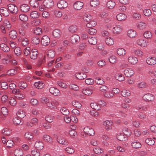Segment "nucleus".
Listing matches in <instances>:
<instances>
[{"label":"nucleus","instance_id":"obj_1","mask_svg":"<svg viewBox=\"0 0 156 156\" xmlns=\"http://www.w3.org/2000/svg\"><path fill=\"white\" fill-rule=\"evenodd\" d=\"M8 10L12 14H16L18 11V9L16 5L13 4H9L7 6Z\"/></svg>","mask_w":156,"mask_h":156},{"label":"nucleus","instance_id":"obj_2","mask_svg":"<svg viewBox=\"0 0 156 156\" xmlns=\"http://www.w3.org/2000/svg\"><path fill=\"white\" fill-rule=\"evenodd\" d=\"M128 62L132 65H135L138 62L137 58L133 55H129L127 58Z\"/></svg>","mask_w":156,"mask_h":156},{"label":"nucleus","instance_id":"obj_3","mask_svg":"<svg viewBox=\"0 0 156 156\" xmlns=\"http://www.w3.org/2000/svg\"><path fill=\"white\" fill-rule=\"evenodd\" d=\"M142 98L144 101L147 102L152 101L154 100V97L152 94L147 93L143 96Z\"/></svg>","mask_w":156,"mask_h":156},{"label":"nucleus","instance_id":"obj_4","mask_svg":"<svg viewBox=\"0 0 156 156\" xmlns=\"http://www.w3.org/2000/svg\"><path fill=\"white\" fill-rule=\"evenodd\" d=\"M113 122L110 120H107L103 122V125L105 129L107 130H111Z\"/></svg>","mask_w":156,"mask_h":156},{"label":"nucleus","instance_id":"obj_5","mask_svg":"<svg viewBox=\"0 0 156 156\" xmlns=\"http://www.w3.org/2000/svg\"><path fill=\"white\" fill-rule=\"evenodd\" d=\"M136 44L140 47H146L147 46V43L146 41L143 38L138 39L136 41Z\"/></svg>","mask_w":156,"mask_h":156},{"label":"nucleus","instance_id":"obj_6","mask_svg":"<svg viewBox=\"0 0 156 156\" xmlns=\"http://www.w3.org/2000/svg\"><path fill=\"white\" fill-rule=\"evenodd\" d=\"M134 73V70L131 68H127L124 70V74L127 77L132 76Z\"/></svg>","mask_w":156,"mask_h":156},{"label":"nucleus","instance_id":"obj_7","mask_svg":"<svg viewBox=\"0 0 156 156\" xmlns=\"http://www.w3.org/2000/svg\"><path fill=\"white\" fill-rule=\"evenodd\" d=\"M50 42V38L47 36H43L41 39V43L44 46H46L48 45Z\"/></svg>","mask_w":156,"mask_h":156},{"label":"nucleus","instance_id":"obj_8","mask_svg":"<svg viewBox=\"0 0 156 156\" xmlns=\"http://www.w3.org/2000/svg\"><path fill=\"white\" fill-rule=\"evenodd\" d=\"M8 110L5 107H3L0 111V119L2 120L5 119V115L7 114Z\"/></svg>","mask_w":156,"mask_h":156},{"label":"nucleus","instance_id":"obj_9","mask_svg":"<svg viewBox=\"0 0 156 156\" xmlns=\"http://www.w3.org/2000/svg\"><path fill=\"white\" fill-rule=\"evenodd\" d=\"M49 91L51 94L55 96L59 95L60 93L59 90L53 87H51L49 88Z\"/></svg>","mask_w":156,"mask_h":156},{"label":"nucleus","instance_id":"obj_10","mask_svg":"<svg viewBox=\"0 0 156 156\" xmlns=\"http://www.w3.org/2000/svg\"><path fill=\"white\" fill-rule=\"evenodd\" d=\"M57 6L59 9H63L67 7L68 4L66 1L61 0L57 3Z\"/></svg>","mask_w":156,"mask_h":156},{"label":"nucleus","instance_id":"obj_11","mask_svg":"<svg viewBox=\"0 0 156 156\" xmlns=\"http://www.w3.org/2000/svg\"><path fill=\"white\" fill-rule=\"evenodd\" d=\"M122 30V27L120 25H116L113 27L112 31L115 34H119L121 33Z\"/></svg>","mask_w":156,"mask_h":156},{"label":"nucleus","instance_id":"obj_12","mask_svg":"<svg viewBox=\"0 0 156 156\" xmlns=\"http://www.w3.org/2000/svg\"><path fill=\"white\" fill-rule=\"evenodd\" d=\"M43 5L47 8H49L53 6L54 3L52 0H44L43 2Z\"/></svg>","mask_w":156,"mask_h":156},{"label":"nucleus","instance_id":"obj_13","mask_svg":"<svg viewBox=\"0 0 156 156\" xmlns=\"http://www.w3.org/2000/svg\"><path fill=\"white\" fill-rule=\"evenodd\" d=\"M146 62L149 65H154L156 64V58L154 57H149L146 60Z\"/></svg>","mask_w":156,"mask_h":156},{"label":"nucleus","instance_id":"obj_14","mask_svg":"<svg viewBox=\"0 0 156 156\" xmlns=\"http://www.w3.org/2000/svg\"><path fill=\"white\" fill-rule=\"evenodd\" d=\"M38 53L37 50L36 49H32L30 53V58L32 59H35L37 57Z\"/></svg>","mask_w":156,"mask_h":156},{"label":"nucleus","instance_id":"obj_15","mask_svg":"<svg viewBox=\"0 0 156 156\" xmlns=\"http://www.w3.org/2000/svg\"><path fill=\"white\" fill-rule=\"evenodd\" d=\"M83 6V2L77 1L75 2L74 4V8L76 10H80L82 8Z\"/></svg>","mask_w":156,"mask_h":156},{"label":"nucleus","instance_id":"obj_16","mask_svg":"<svg viewBox=\"0 0 156 156\" xmlns=\"http://www.w3.org/2000/svg\"><path fill=\"white\" fill-rule=\"evenodd\" d=\"M116 18L118 21H122L125 20L126 19L127 16L124 13H120L117 15Z\"/></svg>","mask_w":156,"mask_h":156},{"label":"nucleus","instance_id":"obj_17","mask_svg":"<svg viewBox=\"0 0 156 156\" xmlns=\"http://www.w3.org/2000/svg\"><path fill=\"white\" fill-rule=\"evenodd\" d=\"M38 122V119L35 118L32 119L30 121L28 122L27 125L29 127H32Z\"/></svg>","mask_w":156,"mask_h":156},{"label":"nucleus","instance_id":"obj_18","mask_svg":"<svg viewBox=\"0 0 156 156\" xmlns=\"http://www.w3.org/2000/svg\"><path fill=\"white\" fill-rule=\"evenodd\" d=\"M83 131L84 133L90 136H93L94 135L95 132L92 128L90 129L88 127H85L83 129Z\"/></svg>","mask_w":156,"mask_h":156},{"label":"nucleus","instance_id":"obj_19","mask_svg":"<svg viewBox=\"0 0 156 156\" xmlns=\"http://www.w3.org/2000/svg\"><path fill=\"white\" fill-rule=\"evenodd\" d=\"M0 48L1 50L5 52H8L10 50V48L6 44L4 43L0 44Z\"/></svg>","mask_w":156,"mask_h":156},{"label":"nucleus","instance_id":"obj_20","mask_svg":"<svg viewBox=\"0 0 156 156\" xmlns=\"http://www.w3.org/2000/svg\"><path fill=\"white\" fill-rule=\"evenodd\" d=\"M80 40V37L77 34L73 35L70 38L71 42L73 44H76V43L78 42Z\"/></svg>","mask_w":156,"mask_h":156},{"label":"nucleus","instance_id":"obj_21","mask_svg":"<svg viewBox=\"0 0 156 156\" xmlns=\"http://www.w3.org/2000/svg\"><path fill=\"white\" fill-rule=\"evenodd\" d=\"M115 5V3L114 1L110 0L107 2L106 7L108 9H112L114 8Z\"/></svg>","mask_w":156,"mask_h":156},{"label":"nucleus","instance_id":"obj_22","mask_svg":"<svg viewBox=\"0 0 156 156\" xmlns=\"http://www.w3.org/2000/svg\"><path fill=\"white\" fill-rule=\"evenodd\" d=\"M130 94V91L128 90L122 89L121 92V94L123 97L129 96Z\"/></svg>","mask_w":156,"mask_h":156},{"label":"nucleus","instance_id":"obj_23","mask_svg":"<svg viewBox=\"0 0 156 156\" xmlns=\"http://www.w3.org/2000/svg\"><path fill=\"white\" fill-rule=\"evenodd\" d=\"M55 53L53 50H50L47 52V57L49 58H53L55 57Z\"/></svg>","mask_w":156,"mask_h":156},{"label":"nucleus","instance_id":"obj_24","mask_svg":"<svg viewBox=\"0 0 156 156\" xmlns=\"http://www.w3.org/2000/svg\"><path fill=\"white\" fill-rule=\"evenodd\" d=\"M90 106L92 108L96 110H100L101 108L100 106L97 103L95 102H91L90 104Z\"/></svg>","mask_w":156,"mask_h":156},{"label":"nucleus","instance_id":"obj_25","mask_svg":"<svg viewBox=\"0 0 156 156\" xmlns=\"http://www.w3.org/2000/svg\"><path fill=\"white\" fill-rule=\"evenodd\" d=\"M16 115L20 119H22L25 117L26 113L23 110H20L17 111Z\"/></svg>","mask_w":156,"mask_h":156},{"label":"nucleus","instance_id":"obj_26","mask_svg":"<svg viewBox=\"0 0 156 156\" xmlns=\"http://www.w3.org/2000/svg\"><path fill=\"white\" fill-rule=\"evenodd\" d=\"M105 42L108 45H113L114 42L113 38L111 37H107L105 39Z\"/></svg>","mask_w":156,"mask_h":156},{"label":"nucleus","instance_id":"obj_27","mask_svg":"<svg viewBox=\"0 0 156 156\" xmlns=\"http://www.w3.org/2000/svg\"><path fill=\"white\" fill-rule=\"evenodd\" d=\"M147 27V24L146 23L141 21L139 22L138 23L137 27L140 30H143L146 29Z\"/></svg>","mask_w":156,"mask_h":156},{"label":"nucleus","instance_id":"obj_28","mask_svg":"<svg viewBox=\"0 0 156 156\" xmlns=\"http://www.w3.org/2000/svg\"><path fill=\"white\" fill-rule=\"evenodd\" d=\"M58 142L59 144L64 146H67L69 144L68 141L62 137H60L58 139Z\"/></svg>","mask_w":156,"mask_h":156},{"label":"nucleus","instance_id":"obj_29","mask_svg":"<svg viewBox=\"0 0 156 156\" xmlns=\"http://www.w3.org/2000/svg\"><path fill=\"white\" fill-rule=\"evenodd\" d=\"M25 138L29 140H33L34 136L32 133L30 132H27L24 134Z\"/></svg>","mask_w":156,"mask_h":156},{"label":"nucleus","instance_id":"obj_30","mask_svg":"<svg viewBox=\"0 0 156 156\" xmlns=\"http://www.w3.org/2000/svg\"><path fill=\"white\" fill-rule=\"evenodd\" d=\"M83 19L84 21L88 22L93 19V17L89 14H86L83 15Z\"/></svg>","mask_w":156,"mask_h":156},{"label":"nucleus","instance_id":"obj_31","mask_svg":"<svg viewBox=\"0 0 156 156\" xmlns=\"http://www.w3.org/2000/svg\"><path fill=\"white\" fill-rule=\"evenodd\" d=\"M20 8V10L22 12H27L30 9L29 6L26 4L22 5Z\"/></svg>","mask_w":156,"mask_h":156},{"label":"nucleus","instance_id":"obj_32","mask_svg":"<svg viewBox=\"0 0 156 156\" xmlns=\"http://www.w3.org/2000/svg\"><path fill=\"white\" fill-rule=\"evenodd\" d=\"M144 37L146 39H151L152 37V34L151 32L149 31H145L143 34Z\"/></svg>","mask_w":156,"mask_h":156},{"label":"nucleus","instance_id":"obj_33","mask_svg":"<svg viewBox=\"0 0 156 156\" xmlns=\"http://www.w3.org/2000/svg\"><path fill=\"white\" fill-rule=\"evenodd\" d=\"M117 53L120 56H124L126 53V51L122 48H119L117 51Z\"/></svg>","mask_w":156,"mask_h":156},{"label":"nucleus","instance_id":"obj_34","mask_svg":"<svg viewBox=\"0 0 156 156\" xmlns=\"http://www.w3.org/2000/svg\"><path fill=\"white\" fill-rule=\"evenodd\" d=\"M17 33L15 30H12L9 32V35L10 38L15 39L17 37Z\"/></svg>","mask_w":156,"mask_h":156},{"label":"nucleus","instance_id":"obj_35","mask_svg":"<svg viewBox=\"0 0 156 156\" xmlns=\"http://www.w3.org/2000/svg\"><path fill=\"white\" fill-rule=\"evenodd\" d=\"M35 147L36 148L42 150L43 148V144L41 141H37L35 144Z\"/></svg>","mask_w":156,"mask_h":156},{"label":"nucleus","instance_id":"obj_36","mask_svg":"<svg viewBox=\"0 0 156 156\" xmlns=\"http://www.w3.org/2000/svg\"><path fill=\"white\" fill-rule=\"evenodd\" d=\"M34 84L35 87L38 89L43 88L44 86V84L42 81L36 82Z\"/></svg>","mask_w":156,"mask_h":156},{"label":"nucleus","instance_id":"obj_37","mask_svg":"<svg viewBox=\"0 0 156 156\" xmlns=\"http://www.w3.org/2000/svg\"><path fill=\"white\" fill-rule=\"evenodd\" d=\"M127 35L130 37H134L136 35V31L133 30H129L127 32Z\"/></svg>","mask_w":156,"mask_h":156},{"label":"nucleus","instance_id":"obj_38","mask_svg":"<svg viewBox=\"0 0 156 156\" xmlns=\"http://www.w3.org/2000/svg\"><path fill=\"white\" fill-rule=\"evenodd\" d=\"M3 25L7 30H9L12 28L11 24L10 22L7 20H5L4 21Z\"/></svg>","mask_w":156,"mask_h":156},{"label":"nucleus","instance_id":"obj_39","mask_svg":"<svg viewBox=\"0 0 156 156\" xmlns=\"http://www.w3.org/2000/svg\"><path fill=\"white\" fill-rule=\"evenodd\" d=\"M88 42L91 45H95L97 43V39L94 37H91L88 39Z\"/></svg>","mask_w":156,"mask_h":156},{"label":"nucleus","instance_id":"obj_40","mask_svg":"<svg viewBox=\"0 0 156 156\" xmlns=\"http://www.w3.org/2000/svg\"><path fill=\"white\" fill-rule=\"evenodd\" d=\"M13 123L16 125H22L23 123V122H21L20 118H18L17 117L13 118Z\"/></svg>","mask_w":156,"mask_h":156},{"label":"nucleus","instance_id":"obj_41","mask_svg":"<svg viewBox=\"0 0 156 156\" xmlns=\"http://www.w3.org/2000/svg\"><path fill=\"white\" fill-rule=\"evenodd\" d=\"M14 153L15 156H23V150L20 149H16Z\"/></svg>","mask_w":156,"mask_h":156},{"label":"nucleus","instance_id":"obj_42","mask_svg":"<svg viewBox=\"0 0 156 156\" xmlns=\"http://www.w3.org/2000/svg\"><path fill=\"white\" fill-rule=\"evenodd\" d=\"M0 12L3 16H7L9 15V12L6 8H2L0 9Z\"/></svg>","mask_w":156,"mask_h":156},{"label":"nucleus","instance_id":"obj_43","mask_svg":"<svg viewBox=\"0 0 156 156\" xmlns=\"http://www.w3.org/2000/svg\"><path fill=\"white\" fill-rule=\"evenodd\" d=\"M76 77L78 79L81 80L85 78L87 75L83 73H80L76 74Z\"/></svg>","mask_w":156,"mask_h":156},{"label":"nucleus","instance_id":"obj_44","mask_svg":"<svg viewBox=\"0 0 156 156\" xmlns=\"http://www.w3.org/2000/svg\"><path fill=\"white\" fill-rule=\"evenodd\" d=\"M30 16L33 18H37L39 16L40 13L37 11H33L31 12Z\"/></svg>","mask_w":156,"mask_h":156},{"label":"nucleus","instance_id":"obj_45","mask_svg":"<svg viewBox=\"0 0 156 156\" xmlns=\"http://www.w3.org/2000/svg\"><path fill=\"white\" fill-rule=\"evenodd\" d=\"M40 41V39L38 37H34L31 39V42L34 44L37 45L39 43Z\"/></svg>","mask_w":156,"mask_h":156},{"label":"nucleus","instance_id":"obj_46","mask_svg":"<svg viewBox=\"0 0 156 156\" xmlns=\"http://www.w3.org/2000/svg\"><path fill=\"white\" fill-rule=\"evenodd\" d=\"M83 93L87 95H90L92 93V90L89 88H86L82 90Z\"/></svg>","mask_w":156,"mask_h":156},{"label":"nucleus","instance_id":"obj_47","mask_svg":"<svg viewBox=\"0 0 156 156\" xmlns=\"http://www.w3.org/2000/svg\"><path fill=\"white\" fill-rule=\"evenodd\" d=\"M61 32L58 30H55L52 32L53 36L56 38H59L60 37Z\"/></svg>","mask_w":156,"mask_h":156},{"label":"nucleus","instance_id":"obj_48","mask_svg":"<svg viewBox=\"0 0 156 156\" xmlns=\"http://www.w3.org/2000/svg\"><path fill=\"white\" fill-rule=\"evenodd\" d=\"M131 145L133 148L136 149L140 148L141 146V144L138 141L132 142L131 143Z\"/></svg>","mask_w":156,"mask_h":156},{"label":"nucleus","instance_id":"obj_49","mask_svg":"<svg viewBox=\"0 0 156 156\" xmlns=\"http://www.w3.org/2000/svg\"><path fill=\"white\" fill-rule=\"evenodd\" d=\"M137 117L140 119H144L147 118V116L145 113L140 112L137 114Z\"/></svg>","mask_w":156,"mask_h":156},{"label":"nucleus","instance_id":"obj_50","mask_svg":"<svg viewBox=\"0 0 156 156\" xmlns=\"http://www.w3.org/2000/svg\"><path fill=\"white\" fill-rule=\"evenodd\" d=\"M2 133L4 135L9 136L11 134V130L10 129L5 128L2 130Z\"/></svg>","mask_w":156,"mask_h":156},{"label":"nucleus","instance_id":"obj_51","mask_svg":"<svg viewBox=\"0 0 156 156\" xmlns=\"http://www.w3.org/2000/svg\"><path fill=\"white\" fill-rule=\"evenodd\" d=\"M86 25L87 27L88 28H90L95 26L97 24L96 21L93 20H90Z\"/></svg>","mask_w":156,"mask_h":156},{"label":"nucleus","instance_id":"obj_52","mask_svg":"<svg viewBox=\"0 0 156 156\" xmlns=\"http://www.w3.org/2000/svg\"><path fill=\"white\" fill-rule=\"evenodd\" d=\"M72 104L73 106L77 108H80L82 107L81 103L79 101H73L72 102Z\"/></svg>","mask_w":156,"mask_h":156},{"label":"nucleus","instance_id":"obj_53","mask_svg":"<svg viewBox=\"0 0 156 156\" xmlns=\"http://www.w3.org/2000/svg\"><path fill=\"white\" fill-rule=\"evenodd\" d=\"M19 19L20 20L23 22L27 21L28 20L27 16L23 14H21L19 15Z\"/></svg>","mask_w":156,"mask_h":156},{"label":"nucleus","instance_id":"obj_54","mask_svg":"<svg viewBox=\"0 0 156 156\" xmlns=\"http://www.w3.org/2000/svg\"><path fill=\"white\" fill-rule=\"evenodd\" d=\"M104 96L106 98H111L113 97L114 94L112 91H106L104 94Z\"/></svg>","mask_w":156,"mask_h":156},{"label":"nucleus","instance_id":"obj_55","mask_svg":"<svg viewBox=\"0 0 156 156\" xmlns=\"http://www.w3.org/2000/svg\"><path fill=\"white\" fill-rule=\"evenodd\" d=\"M15 54L18 56H19L21 53V50L19 47H16L14 50Z\"/></svg>","mask_w":156,"mask_h":156},{"label":"nucleus","instance_id":"obj_56","mask_svg":"<svg viewBox=\"0 0 156 156\" xmlns=\"http://www.w3.org/2000/svg\"><path fill=\"white\" fill-rule=\"evenodd\" d=\"M15 97L19 99H24L25 98V95L20 91L16 95Z\"/></svg>","mask_w":156,"mask_h":156},{"label":"nucleus","instance_id":"obj_57","mask_svg":"<svg viewBox=\"0 0 156 156\" xmlns=\"http://www.w3.org/2000/svg\"><path fill=\"white\" fill-rule=\"evenodd\" d=\"M17 73V71L14 69L8 70L7 72V75L9 76H13Z\"/></svg>","mask_w":156,"mask_h":156},{"label":"nucleus","instance_id":"obj_58","mask_svg":"<svg viewBox=\"0 0 156 156\" xmlns=\"http://www.w3.org/2000/svg\"><path fill=\"white\" fill-rule=\"evenodd\" d=\"M116 79L119 81H122L124 80V77L122 74H117L115 76Z\"/></svg>","mask_w":156,"mask_h":156},{"label":"nucleus","instance_id":"obj_59","mask_svg":"<svg viewBox=\"0 0 156 156\" xmlns=\"http://www.w3.org/2000/svg\"><path fill=\"white\" fill-rule=\"evenodd\" d=\"M145 142L148 145H152L154 144L155 141L151 138H147L145 140Z\"/></svg>","mask_w":156,"mask_h":156},{"label":"nucleus","instance_id":"obj_60","mask_svg":"<svg viewBox=\"0 0 156 156\" xmlns=\"http://www.w3.org/2000/svg\"><path fill=\"white\" fill-rule=\"evenodd\" d=\"M44 140L46 142L49 143H51L52 142V139L49 136L47 135H45L43 136Z\"/></svg>","mask_w":156,"mask_h":156},{"label":"nucleus","instance_id":"obj_61","mask_svg":"<svg viewBox=\"0 0 156 156\" xmlns=\"http://www.w3.org/2000/svg\"><path fill=\"white\" fill-rule=\"evenodd\" d=\"M21 42L22 45L23 46H27L29 44L28 40L26 37L22 38Z\"/></svg>","mask_w":156,"mask_h":156},{"label":"nucleus","instance_id":"obj_62","mask_svg":"<svg viewBox=\"0 0 156 156\" xmlns=\"http://www.w3.org/2000/svg\"><path fill=\"white\" fill-rule=\"evenodd\" d=\"M52 104V102H51L49 101L47 103V106L51 109L53 110L56 109L57 108L56 106Z\"/></svg>","mask_w":156,"mask_h":156},{"label":"nucleus","instance_id":"obj_63","mask_svg":"<svg viewBox=\"0 0 156 156\" xmlns=\"http://www.w3.org/2000/svg\"><path fill=\"white\" fill-rule=\"evenodd\" d=\"M30 5L32 7L36 8L38 6V2L36 0H30Z\"/></svg>","mask_w":156,"mask_h":156},{"label":"nucleus","instance_id":"obj_64","mask_svg":"<svg viewBox=\"0 0 156 156\" xmlns=\"http://www.w3.org/2000/svg\"><path fill=\"white\" fill-rule=\"evenodd\" d=\"M14 144V143L13 141L12 140H10L7 141L6 145L7 148H10L13 146Z\"/></svg>","mask_w":156,"mask_h":156}]
</instances>
